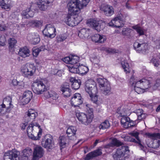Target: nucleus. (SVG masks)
<instances>
[{"instance_id":"nucleus-5","label":"nucleus","mask_w":160,"mask_h":160,"mask_svg":"<svg viewBox=\"0 0 160 160\" xmlns=\"http://www.w3.org/2000/svg\"><path fill=\"white\" fill-rule=\"evenodd\" d=\"M36 68L33 64L27 63L22 65L21 68V72L25 77L30 78L34 74Z\"/></svg>"},{"instance_id":"nucleus-60","label":"nucleus","mask_w":160,"mask_h":160,"mask_svg":"<svg viewBox=\"0 0 160 160\" xmlns=\"http://www.w3.org/2000/svg\"><path fill=\"white\" fill-rule=\"evenodd\" d=\"M131 30L128 28H125L122 31V34L123 35L127 36L130 33Z\"/></svg>"},{"instance_id":"nucleus-41","label":"nucleus","mask_w":160,"mask_h":160,"mask_svg":"<svg viewBox=\"0 0 160 160\" xmlns=\"http://www.w3.org/2000/svg\"><path fill=\"white\" fill-rule=\"evenodd\" d=\"M121 64L122 65V67L126 73H129L130 70L129 65L126 61L124 60V61H122L121 62Z\"/></svg>"},{"instance_id":"nucleus-26","label":"nucleus","mask_w":160,"mask_h":160,"mask_svg":"<svg viewBox=\"0 0 160 160\" xmlns=\"http://www.w3.org/2000/svg\"><path fill=\"white\" fill-rule=\"evenodd\" d=\"M122 143L116 138H113L110 143L105 145L104 147L105 148H112L115 146L119 147L122 145Z\"/></svg>"},{"instance_id":"nucleus-29","label":"nucleus","mask_w":160,"mask_h":160,"mask_svg":"<svg viewBox=\"0 0 160 160\" xmlns=\"http://www.w3.org/2000/svg\"><path fill=\"white\" fill-rule=\"evenodd\" d=\"M32 150L29 148H26L22 151V157L21 160H28V156L31 155L32 153Z\"/></svg>"},{"instance_id":"nucleus-16","label":"nucleus","mask_w":160,"mask_h":160,"mask_svg":"<svg viewBox=\"0 0 160 160\" xmlns=\"http://www.w3.org/2000/svg\"><path fill=\"white\" fill-rule=\"evenodd\" d=\"M44 154V151L40 146H37L34 150L32 160H38L42 158Z\"/></svg>"},{"instance_id":"nucleus-63","label":"nucleus","mask_w":160,"mask_h":160,"mask_svg":"<svg viewBox=\"0 0 160 160\" xmlns=\"http://www.w3.org/2000/svg\"><path fill=\"white\" fill-rule=\"evenodd\" d=\"M7 27L5 26L4 24H0V30L4 31L7 30Z\"/></svg>"},{"instance_id":"nucleus-4","label":"nucleus","mask_w":160,"mask_h":160,"mask_svg":"<svg viewBox=\"0 0 160 160\" xmlns=\"http://www.w3.org/2000/svg\"><path fill=\"white\" fill-rule=\"evenodd\" d=\"M47 82L48 81L46 80H36L32 84V91L34 93L37 94L42 93L46 89V84Z\"/></svg>"},{"instance_id":"nucleus-10","label":"nucleus","mask_w":160,"mask_h":160,"mask_svg":"<svg viewBox=\"0 0 160 160\" xmlns=\"http://www.w3.org/2000/svg\"><path fill=\"white\" fill-rule=\"evenodd\" d=\"M90 25L98 32L103 30L105 26V23L102 21L90 19L88 21Z\"/></svg>"},{"instance_id":"nucleus-23","label":"nucleus","mask_w":160,"mask_h":160,"mask_svg":"<svg viewBox=\"0 0 160 160\" xmlns=\"http://www.w3.org/2000/svg\"><path fill=\"white\" fill-rule=\"evenodd\" d=\"M53 1V0H40L37 6L40 10L45 11L47 8V5L52 3Z\"/></svg>"},{"instance_id":"nucleus-62","label":"nucleus","mask_w":160,"mask_h":160,"mask_svg":"<svg viewBox=\"0 0 160 160\" xmlns=\"http://www.w3.org/2000/svg\"><path fill=\"white\" fill-rule=\"evenodd\" d=\"M154 86L156 87L158 89H160V79L157 80L156 81Z\"/></svg>"},{"instance_id":"nucleus-33","label":"nucleus","mask_w":160,"mask_h":160,"mask_svg":"<svg viewBox=\"0 0 160 160\" xmlns=\"http://www.w3.org/2000/svg\"><path fill=\"white\" fill-rule=\"evenodd\" d=\"M137 116L138 119L141 120L145 118L146 115L143 113V111L142 109H139L136 110L135 112Z\"/></svg>"},{"instance_id":"nucleus-9","label":"nucleus","mask_w":160,"mask_h":160,"mask_svg":"<svg viewBox=\"0 0 160 160\" xmlns=\"http://www.w3.org/2000/svg\"><path fill=\"white\" fill-rule=\"evenodd\" d=\"M85 88L86 92L90 96L97 92L96 83L92 79L88 80L86 82Z\"/></svg>"},{"instance_id":"nucleus-2","label":"nucleus","mask_w":160,"mask_h":160,"mask_svg":"<svg viewBox=\"0 0 160 160\" xmlns=\"http://www.w3.org/2000/svg\"><path fill=\"white\" fill-rule=\"evenodd\" d=\"M90 0H71L68 4L69 12L71 14L77 15L81 10L85 7Z\"/></svg>"},{"instance_id":"nucleus-64","label":"nucleus","mask_w":160,"mask_h":160,"mask_svg":"<svg viewBox=\"0 0 160 160\" xmlns=\"http://www.w3.org/2000/svg\"><path fill=\"white\" fill-rule=\"evenodd\" d=\"M107 51L108 53H115L117 52L116 50L112 48H108L107 50Z\"/></svg>"},{"instance_id":"nucleus-19","label":"nucleus","mask_w":160,"mask_h":160,"mask_svg":"<svg viewBox=\"0 0 160 160\" xmlns=\"http://www.w3.org/2000/svg\"><path fill=\"white\" fill-rule=\"evenodd\" d=\"M100 10L106 16H111L114 13V9L112 6L105 4L102 5Z\"/></svg>"},{"instance_id":"nucleus-14","label":"nucleus","mask_w":160,"mask_h":160,"mask_svg":"<svg viewBox=\"0 0 160 160\" xmlns=\"http://www.w3.org/2000/svg\"><path fill=\"white\" fill-rule=\"evenodd\" d=\"M32 96V94L31 91H25L22 96L20 97L19 100L22 104H26L30 101Z\"/></svg>"},{"instance_id":"nucleus-3","label":"nucleus","mask_w":160,"mask_h":160,"mask_svg":"<svg viewBox=\"0 0 160 160\" xmlns=\"http://www.w3.org/2000/svg\"><path fill=\"white\" fill-rule=\"evenodd\" d=\"M86 108L87 113L80 112L76 113V116L78 121L82 124L85 125H88L92 121L94 117L93 109L92 106L89 104H86Z\"/></svg>"},{"instance_id":"nucleus-54","label":"nucleus","mask_w":160,"mask_h":160,"mask_svg":"<svg viewBox=\"0 0 160 160\" xmlns=\"http://www.w3.org/2000/svg\"><path fill=\"white\" fill-rule=\"evenodd\" d=\"M37 4L32 3L30 4V7L28 8H30L31 10H32L33 12L37 9Z\"/></svg>"},{"instance_id":"nucleus-56","label":"nucleus","mask_w":160,"mask_h":160,"mask_svg":"<svg viewBox=\"0 0 160 160\" xmlns=\"http://www.w3.org/2000/svg\"><path fill=\"white\" fill-rule=\"evenodd\" d=\"M122 118H121V122L122 125L125 123L127 121L130 120V118L128 117L125 116L122 117Z\"/></svg>"},{"instance_id":"nucleus-51","label":"nucleus","mask_w":160,"mask_h":160,"mask_svg":"<svg viewBox=\"0 0 160 160\" xmlns=\"http://www.w3.org/2000/svg\"><path fill=\"white\" fill-rule=\"evenodd\" d=\"M92 152L93 155L94 157L100 155L102 154L101 150L100 149H98Z\"/></svg>"},{"instance_id":"nucleus-53","label":"nucleus","mask_w":160,"mask_h":160,"mask_svg":"<svg viewBox=\"0 0 160 160\" xmlns=\"http://www.w3.org/2000/svg\"><path fill=\"white\" fill-rule=\"evenodd\" d=\"M41 50L39 48L33 49L32 54L33 56L37 57L38 55L40 52Z\"/></svg>"},{"instance_id":"nucleus-55","label":"nucleus","mask_w":160,"mask_h":160,"mask_svg":"<svg viewBox=\"0 0 160 160\" xmlns=\"http://www.w3.org/2000/svg\"><path fill=\"white\" fill-rule=\"evenodd\" d=\"M17 42L16 40L14 38H11V48H13Z\"/></svg>"},{"instance_id":"nucleus-46","label":"nucleus","mask_w":160,"mask_h":160,"mask_svg":"<svg viewBox=\"0 0 160 160\" xmlns=\"http://www.w3.org/2000/svg\"><path fill=\"white\" fill-rule=\"evenodd\" d=\"M132 28L135 30L139 35H144V32L143 29L138 25H135L132 27Z\"/></svg>"},{"instance_id":"nucleus-42","label":"nucleus","mask_w":160,"mask_h":160,"mask_svg":"<svg viewBox=\"0 0 160 160\" xmlns=\"http://www.w3.org/2000/svg\"><path fill=\"white\" fill-rule=\"evenodd\" d=\"M110 126V124L108 121L105 120L99 126L100 129H105L108 128Z\"/></svg>"},{"instance_id":"nucleus-8","label":"nucleus","mask_w":160,"mask_h":160,"mask_svg":"<svg viewBox=\"0 0 160 160\" xmlns=\"http://www.w3.org/2000/svg\"><path fill=\"white\" fill-rule=\"evenodd\" d=\"M35 126L33 123H31L28 127L27 129V132L28 137L33 140H39L41 137L42 134V129L40 128V126H38L39 131L37 135V136H35L36 134L34 131H33L34 128H35Z\"/></svg>"},{"instance_id":"nucleus-28","label":"nucleus","mask_w":160,"mask_h":160,"mask_svg":"<svg viewBox=\"0 0 160 160\" xmlns=\"http://www.w3.org/2000/svg\"><path fill=\"white\" fill-rule=\"evenodd\" d=\"M22 15L23 18H28L33 17L34 12L32 10H31L30 8H27L22 11Z\"/></svg>"},{"instance_id":"nucleus-12","label":"nucleus","mask_w":160,"mask_h":160,"mask_svg":"<svg viewBox=\"0 0 160 160\" xmlns=\"http://www.w3.org/2000/svg\"><path fill=\"white\" fill-rule=\"evenodd\" d=\"M43 141L42 144L43 147L47 149H52L54 147V141L52 136L49 134H47Z\"/></svg>"},{"instance_id":"nucleus-52","label":"nucleus","mask_w":160,"mask_h":160,"mask_svg":"<svg viewBox=\"0 0 160 160\" xmlns=\"http://www.w3.org/2000/svg\"><path fill=\"white\" fill-rule=\"evenodd\" d=\"M96 93H94L92 94L91 96L89 95L91 98V100L94 103L97 104L98 101V96L95 95Z\"/></svg>"},{"instance_id":"nucleus-47","label":"nucleus","mask_w":160,"mask_h":160,"mask_svg":"<svg viewBox=\"0 0 160 160\" xmlns=\"http://www.w3.org/2000/svg\"><path fill=\"white\" fill-rule=\"evenodd\" d=\"M78 66L76 65L69 66L68 67L69 71L72 73H78Z\"/></svg>"},{"instance_id":"nucleus-58","label":"nucleus","mask_w":160,"mask_h":160,"mask_svg":"<svg viewBox=\"0 0 160 160\" xmlns=\"http://www.w3.org/2000/svg\"><path fill=\"white\" fill-rule=\"evenodd\" d=\"M12 84L14 86L18 85L19 86H22L23 85V82H18L17 80L13 79L12 81Z\"/></svg>"},{"instance_id":"nucleus-37","label":"nucleus","mask_w":160,"mask_h":160,"mask_svg":"<svg viewBox=\"0 0 160 160\" xmlns=\"http://www.w3.org/2000/svg\"><path fill=\"white\" fill-rule=\"evenodd\" d=\"M90 60L92 62L93 66L97 68H99L100 67L99 59L97 57H91Z\"/></svg>"},{"instance_id":"nucleus-34","label":"nucleus","mask_w":160,"mask_h":160,"mask_svg":"<svg viewBox=\"0 0 160 160\" xmlns=\"http://www.w3.org/2000/svg\"><path fill=\"white\" fill-rule=\"evenodd\" d=\"M61 91L62 92V94L65 97H69L71 94V90L68 86L66 87H62L61 89Z\"/></svg>"},{"instance_id":"nucleus-45","label":"nucleus","mask_w":160,"mask_h":160,"mask_svg":"<svg viewBox=\"0 0 160 160\" xmlns=\"http://www.w3.org/2000/svg\"><path fill=\"white\" fill-rule=\"evenodd\" d=\"M5 108L7 106V110L9 111V108L10 106V98L9 97L4 98L3 100V103L2 105Z\"/></svg>"},{"instance_id":"nucleus-20","label":"nucleus","mask_w":160,"mask_h":160,"mask_svg":"<svg viewBox=\"0 0 160 160\" xmlns=\"http://www.w3.org/2000/svg\"><path fill=\"white\" fill-rule=\"evenodd\" d=\"M108 25L109 26L119 28L122 27L124 25V24L122 23V18L121 17H116L108 23Z\"/></svg>"},{"instance_id":"nucleus-24","label":"nucleus","mask_w":160,"mask_h":160,"mask_svg":"<svg viewBox=\"0 0 160 160\" xmlns=\"http://www.w3.org/2000/svg\"><path fill=\"white\" fill-rule=\"evenodd\" d=\"M76 131V128L74 126H71L68 128L66 133L69 139L72 140L76 139L75 135Z\"/></svg>"},{"instance_id":"nucleus-11","label":"nucleus","mask_w":160,"mask_h":160,"mask_svg":"<svg viewBox=\"0 0 160 160\" xmlns=\"http://www.w3.org/2000/svg\"><path fill=\"white\" fill-rule=\"evenodd\" d=\"M56 32L55 28L51 24L47 25L42 31V33L45 36L50 38L55 37Z\"/></svg>"},{"instance_id":"nucleus-27","label":"nucleus","mask_w":160,"mask_h":160,"mask_svg":"<svg viewBox=\"0 0 160 160\" xmlns=\"http://www.w3.org/2000/svg\"><path fill=\"white\" fill-rule=\"evenodd\" d=\"M37 114V113L34 110L32 109H29L27 112L25 118L26 119H28V121L31 120L33 121L35 118Z\"/></svg>"},{"instance_id":"nucleus-48","label":"nucleus","mask_w":160,"mask_h":160,"mask_svg":"<svg viewBox=\"0 0 160 160\" xmlns=\"http://www.w3.org/2000/svg\"><path fill=\"white\" fill-rule=\"evenodd\" d=\"M128 112V109L126 108H122L121 110L118 111V113L119 114V116L121 117L125 116L127 114Z\"/></svg>"},{"instance_id":"nucleus-30","label":"nucleus","mask_w":160,"mask_h":160,"mask_svg":"<svg viewBox=\"0 0 160 160\" xmlns=\"http://www.w3.org/2000/svg\"><path fill=\"white\" fill-rule=\"evenodd\" d=\"M29 49L26 47H24L19 49L18 54L22 57L25 58L29 56Z\"/></svg>"},{"instance_id":"nucleus-31","label":"nucleus","mask_w":160,"mask_h":160,"mask_svg":"<svg viewBox=\"0 0 160 160\" xmlns=\"http://www.w3.org/2000/svg\"><path fill=\"white\" fill-rule=\"evenodd\" d=\"M45 96L47 98H50L53 100H56L58 97V95L55 92L52 91H50L45 94Z\"/></svg>"},{"instance_id":"nucleus-7","label":"nucleus","mask_w":160,"mask_h":160,"mask_svg":"<svg viewBox=\"0 0 160 160\" xmlns=\"http://www.w3.org/2000/svg\"><path fill=\"white\" fill-rule=\"evenodd\" d=\"M97 82L100 87L103 91V94L109 95L111 93V87L109 82L104 78H98L97 79Z\"/></svg>"},{"instance_id":"nucleus-22","label":"nucleus","mask_w":160,"mask_h":160,"mask_svg":"<svg viewBox=\"0 0 160 160\" xmlns=\"http://www.w3.org/2000/svg\"><path fill=\"white\" fill-rule=\"evenodd\" d=\"M79 58L77 56L71 55L65 58L63 61L66 63L75 64L78 62Z\"/></svg>"},{"instance_id":"nucleus-35","label":"nucleus","mask_w":160,"mask_h":160,"mask_svg":"<svg viewBox=\"0 0 160 160\" xmlns=\"http://www.w3.org/2000/svg\"><path fill=\"white\" fill-rule=\"evenodd\" d=\"M9 0H1L0 1V6L2 8H4L6 10L9 9L10 5L8 3Z\"/></svg>"},{"instance_id":"nucleus-1","label":"nucleus","mask_w":160,"mask_h":160,"mask_svg":"<svg viewBox=\"0 0 160 160\" xmlns=\"http://www.w3.org/2000/svg\"><path fill=\"white\" fill-rule=\"evenodd\" d=\"M130 82L134 88L135 91L138 94L143 93L151 86L150 81L145 78L137 79L134 76H132Z\"/></svg>"},{"instance_id":"nucleus-13","label":"nucleus","mask_w":160,"mask_h":160,"mask_svg":"<svg viewBox=\"0 0 160 160\" xmlns=\"http://www.w3.org/2000/svg\"><path fill=\"white\" fill-rule=\"evenodd\" d=\"M139 134V133L136 131H133L129 133L130 135L135 137L137 141L135 139L131 138L130 137L128 136L125 137L124 140L125 141L132 142L138 143L141 149L143 150L144 147L141 143V141L138 136Z\"/></svg>"},{"instance_id":"nucleus-15","label":"nucleus","mask_w":160,"mask_h":160,"mask_svg":"<svg viewBox=\"0 0 160 160\" xmlns=\"http://www.w3.org/2000/svg\"><path fill=\"white\" fill-rule=\"evenodd\" d=\"M82 99L81 95L79 93H75L71 100L72 106L74 107H78L82 103Z\"/></svg>"},{"instance_id":"nucleus-38","label":"nucleus","mask_w":160,"mask_h":160,"mask_svg":"<svg viewBox=\"0 0 160 160\" xmlns=\"http://www.w3.org/2000/svg\"><path fill=\"white\" fill-rule=\"evenodd\" d=\"M9 111L7 110L2 105L0 106V115H5L6 118L9 117Z\"/></svg>"},{"instance_id":"nucleus-17","label":"nucleus","mask_w":160,"mask_h":160,"mask_svg":"<svg viewBox=\"0 0 160 160\" xmlns=\"http://www.w3.org/2000/svg\"><path fill=\"white\" fill-rule=\"evenodd\" d=\"M28 40L32 44L36 45L40 41L39 35L37 33H32L28 34L27 37Z\"/></svg>"},{"instance_id":"nucleus-57","label":"nucleus","mask_w":160,"mask_h":160,"mask_svg":"<svg viewBox=\"0 0 160 160\" xmlns=\"http://www.w3.org/2000/svg\"><path fill=\"white\" fill-rule=\"evenodd\" d=\"M4 160H9L10 159V151H8L7 152L5 153L4 155Z\"/></svg>"},{"instance_id":"nucleus-40","label":"nucleus","mask_w":160,"mask_h":160,"mask_svg":"<svg viewBox=\"0 0 160 160\" xmlns=\"http://www.w3.org/2000/svg\"><path fill=\"white\" fill-rule=\"evenodd\" d=\"M158 54L157 55H155L151 59V62L154 67H157L159 65L160 61L158 60Z\"/></svg>"},{"instance_id":"nucleus-21","label":"nucleus","mask_w":160,"mask_h":160,"mask_svg":"<svg viewBox=\"0 0 160 160\" xmlns=\"http://www.w3.org/2000/svg\"><path fill=\"white\" fill-rule=\"evenodd\" d=\"M129 151L128 147L122 146L117 149L116 155L118 158H121L123 157L126 153H128Z\"/></svg>"},{"instance_id":"nucleus-49","label":"nucleus","mask_w":160,"mask_h":160,"mask_svg":"<svg viewBox=\"0 0 160 160\" xmlns=\"http://www.w3.org/2000/svg\"><path fill=\"white\" fill-rule=\"evenodd\" d=\"M87 32L86 29L83 28L79 31L78 34V36L82 38L87 37L88 36V34H87Z\"/></svg>"},{"instance_id":"nucleus-6","label":"nucleus","mask_w":160,"mask_h":160,"mask_svg":"<svg viewBox=\"0 0 160 160\" xmlns=\"http://www.w3.org/2000/svg\"><path fill=\"white\" fill-rule=\"evenodd\" d=\"M82 20L81 16L68 14L64 18V22L68 26L73 27L77 25Z\"/></svg>"},{"instance_id":"nucleus-36","label":"nucleus","mask_w":160,"mask_h":160,"mask_svg":"<svg viewBox=\"0 0 160 160\" xmlns=\"http://www.w3.org/2000/svg\"><path fill=\"white\" fill-rule=\"evenodd\" d=\"M146 135L148 138L152 140H154L158 139H160V133H146Z\"/></svg>"},{"instance_id":"nucleus-50","label":"nucleus","mask_w":160,"mask_h":160,"mask_svg":"<svg viewBox=\"0 0 160 160\" xmlns=\"http://www.w3.org/2000/svg\"><path fill=\"white\" fill-rule=\"evenodd\" d=\"M80 80H79L78 81L74 82V83H72L71 84V87L72 89L75 90H77L78 89L80 85V82H79Z\"/></svg>"},{"instance_id":"nucleus-39","label":"nucleus","mask_w":160,"mask_h":160,"mask_svg":"<svg viewBox=\"0 0 160 160\" xmlns=\"http://www.w3.org/2000/svg\"><path fill=\"white\" fill-rule=\"evenodd\" d=\"M59 144L61 149L64 148L66 144V138L64 136H60L59 138Z\"/></svg>"},{"instance_id":"nucleus-32","label":"nucleus","mask_w":160,"mask_h":160,"mask_svg":"<svg viewBox=\"0 0 160 160\" xmlns=\"http://www.w3.org/2000/svg\"><path fill=\"white\" fill-rule=\"evenodd\" d=\"M78 73L80 74H84L87 73L89 69L87 67L83 65H79L78 66Z\"/></svg>"},{"instance_id":"nucleus-43","label":"nucleus","mask_w":160,"mask_h":160,"mask_svg":"<svg viewBox=\"0 0 160 160\" xmlns=\"http://www.w3.org/2000/svg\"><path fill=\"white\" fill-rule=\"evenodd\" d=\"M20 154L19 152L15 150H13L12 152V158L11 160H19L20 158L18 157V155Z\"/></svg>"},{"instance_id":"nucleus-25","label":"nucleus","mask_w":160,"mask_h":160,"mask_svg":"<svg viewBox=\"0 0 160 160\" xmlns=\"http://www.w3.org/2000/svg\"><path fill=\"white\" fill-rule=\"evenodd\" d=\"M92 39L95 42L102 43H103L106 40V38L104 35L96 34L92 36Z\"/></svg>"},{"instance_id":"nucleus-61","label":"nucleus","mask_w":160,"mask_h":160,"mask_svg":"<svg viewBox=\"0 0 160 160\" xmlns=\"http://www.w3.org/2000/svg\"><path fill=\"white\" fill-rule=\"evenodd\" d=\"M32 23L34 26L39 27L41 25L42 23L40 21L36 20L33 21Z\"/></svg>"},{"instance_id":"nucleus-59","label":"nucleus","mask_w":160,"mask_h":160,"mask_svg":"<svg viewBox=\"0 0 160 160\" xmlns=\"http://www.w3.org/2000/svg\"><path fill=\"white\" fill-rule=\"evenodd\" d=\"M94 157L93 155L92 152H91L87 155L85 158V160H89Z\"/></svg>"},{"instance_id":"nucleus-18","label":"nucleus","mask_w":160,"mask_h":160,"mask_svg":"<svg viewBox=\"0 0 160 160\" xmlns=\"http://www.w3.org/2000/svg\"><path fill=\"white\" fill-rule=\"evenodd\" d=\"M135 49L138 53L145 52L148 48V46L146 43H139L136 42L133 44Z\"/></svg>"},{"instance_id":"nucleus-44","label":"nucleus","mask_w":160,"mask_h":160,"mask_svg":"<svg viewBox=\"0 0 160 160\" xmlns=\"http://www.w3.org/2000/svg\"><path fill=\"white\" fill-rule=\"evenodd\" d=\"M67 37V35L65 33L61 34L58 35L56 38V41L57 42H61L64 41Z\"/></svg>"}]
</instances>
